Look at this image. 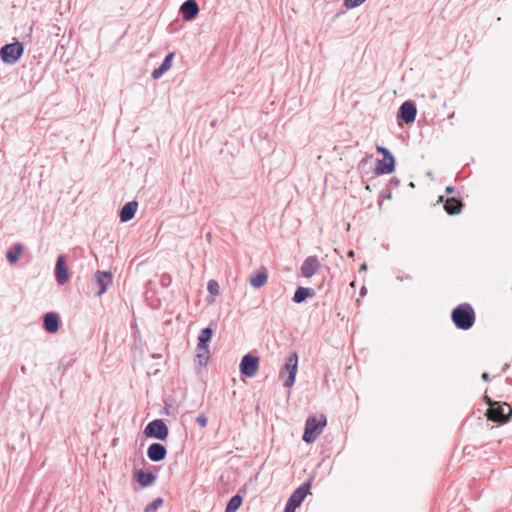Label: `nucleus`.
I'll return each mask as SVG.
<instances>
[{"mask_svg":"<svg viewBox=\"0 0 512 512\" xmlns=\"http://www.w3.org/2000/svg\"><path fill=\"white\" fill-rule=\"evenodd\" d=\"M451 319L460 330H468L475 323V312L469 303L459 304L452 310Z\"/></svg>","mask_w":512,"mask_h":512,"instance_id":"f257e3e1","label":"nucleus"},{"mask_svg":"<svg viewBox=\"0 0 512 512\" xmlns=\"http://www.w3.org/2000/svg\"><path fill=\"white\" fill-rule=\"evenodd\" d=\"M327 424V419L324 415L320 417L309 416L305 423V429L302 439L306 443H313L317 437L321 434L323 428Z\"/></svg>","mask_w":512,"mask_h":512,"instance_id":"f03ea898","label":"nucleus"},{"mask_svg":"<svg viewBox=\"0 0 512 512\" xmlns=\"http://www.w3.org/2000/svg\"><path fill=\"white\" fill-rule=\"evenodd\" d=\"M298 371V355L292 352L286 359L283 367L279 372V378L283 380V386L290 388L295 383L296 374Z\"/></svg>","mask_w":512,"mask_h":512,"instance_id":"7ed1b4c3","label":"nucleus"},{"mask_svg":"<svg viewBox=\"0 0 512 512\" xmlns=\"http://www.w3.org/2000/svg\"><path fill=\"white\" fill-rule=\"evenodd\" d=\"M24 53L23 43L16 41L9 43L1 47L0 58L1 60L9 65H13L18 62Z\"/></svg>","mask_w":512,"mask_h":512,"instance_id":"20e7f679","label":"nucleus"},{"mask_svg":"<svg viewBox=\"0 0 512 512\" xmlns=\"http://www.w3.org/2000/svg\"><path fill=\"white\" fill-rule=\"evenodd\" d=\"M511 412L512 408L507 403L499 404L497 402L489 401V408L486 412V416L493 422L504 423L508 420Z\"/></svg>","mask_w":512,"mask_h":512,"instance_id":"39448f33","label":"nucleus"},{"mask_svg":"<svg viewBox=\"0 0 512 512\" xmlns=\"http://www.w3.org/2000/svg\"><path fill=\"white\" fill-rule=\"evenodd\" d=\"M144 434L148 438L164 441L169 435V429L162 419H155L146 425Z\"/></svg>","mask_w":512,"mask_h":512,"instance_id":"423d86ee","label":"nucleus"},{"mask_svg":"<svg viewBox=\"0 0 512 512\" xmlns=\"http://www.w3.org/2000/svg\"><path fill=\"white\" fill-rule=\"evenodd\" d=\"M239 368L242 376L251 378L255 376L259 369V358L246 354L242 357Z\"/></svg>","mask_w":512,"mask_h":512,"instance_id":"0eeeda50","label":"nucleus"},{"mask_svg":"<svg viewBox=\"0 0 512 512\" xmlns=\"http://www.w3.org/2000/svg\"><path fill=\"white\" fill-rule=\"evenodd\" d=\"M417 108L414 102L405 101L401 104L397 118L405 122L406 124L413 123L416 119Z\"/></svg>","mask_w":512,"mask_h":512,"instance_id":"6e6552de","label":"nucleus"},{"mask_svg":"<svg viewBox=\"0 0 512 512\" xmlns=\"http://www.w3.org/2000/svg\"><path fill=\"white\" fill-rule=\"evenodd\" d=\"M95 279H96V283L99 287L98 291L95 293L96 296H101L103 295L108 287L110 285H112V282H113V275L110 271H97L95 273Z\"/></svg>","mask_w":512,"mask_h":512,"instance_id":"1a4fd4ad","label":"nucleus"},{"mask_svg":"<svg viewBox=\"0 0 512 512\" xmlns=\"http://www.w3.org/2000/svg\"><path fill=\"white\" fill-rule=\"evenodd\" d=\"M321 264L317 256L307 257L301 265V275L305 278H311L320 269Z\"/></svg>","mask_w":512,"mask_h":512,"instance_id":"9d476101","label":"nucleus"},{"mask_svg":"<svg viewBox=\"0 0 512 512\" xmlns=\"http://www.w3.org/2000/svg\"><path fill=\"white\" fill-rule=\"evenodd\" d=\"M179 12L182 14L183 19L192 21L199 13V6L196 0H186L180 6Z\"/></svg>","mask_w":512,"mask_h":512,"instance_id":"9b49d317","label":"nucleus"},{"mask_svg":"<svg viewBox=\"0 0 512 512\" xmlns=\"http://www.w3.org/2000/svg\"><path fill=\"white\" fill-rule=\"evenodd\" d=\"M167 456V449L166 447L158 442H154L149 445L147 449V457L152 462H160L164 460Z\"/></svg>","mask_w":512,"mask_h":512,"instance_id":"f8f14e48","label":"nucleus"},{"mask_svg":"<svg viewBox=\"0 0 512 512\" xmlns=\"http://www.w3.org/2000/svg\"><path fill=\"white\" fill-rule=\"evenodd\" d=\"M55 274L57 283L59 285H64L69 279L68 268L66 265L65 257L63 255H59L57 257Z\"/></svg>","mask_w":512,"mask_h":512,"instance_id":"ddd939ff","label":"nucleus"},{"mask_svg":"<svg viewBox=\"0 0 512 512\" xmlns=\"http://www.w3.org/2000/svg\"><path fill=\"white\" fill-rule=\"evenodd\" d=\"M311 488V482L306 481L302 483L288 498L289 501L293 502L298 507L301 505V503L306 498L307 494L309 493V490Z\"/></svg>","mask_w":512,"mask_h":512,"instance_id":"4468645a","label":"nucleus"},{"mask_svg":"<svg viewBox=\"0 0 512 512\" xmlns=\"http://www.w3.org/2000/svg\"><path fill=\"white\" fill-rule=\"evenodd\" d=\"M60 317L56 312H48L43 318V327L48 333H56L59 330Z\"/></svg>","mask_w":512,"mask_h":512,"instance_id":"2eb2a0df","label":"nucleus"},{"mask_svg":"<svg viewBox=\"0 0 512 512\" xmlns=\"http://www.w3.org/2000/svg\"><path fill=\"white\" fill-rule=\"evenodd\" d=\"M395 170V158L391 157L390 159H386L383 157L382 159H378L375 174L376 175H386L391 174Z\"/></svg>","mask_w":512,"mask_h":512,"instance_id":"dca6fc26","label":"nucleus"},{"mask_svg":"<svg viewBox=\"0 0 512 512\" xmlns=\"http://www.w3.org/2000/svg\"><path fill=\"white\" fill-rule=\"evenodd\" d=\"M174 57H175V52L168 53L165 56L162 64L158 68L153 70L151 77L153 79L161 78L163 76V74L165 72H167L172 67V62H173Z\"/></svg>","mask_w":512,"mask_h":512,"instance_id":"f3484780","label":"nucleus"},{"mask_svg":"<svg viewBox=\"0 0 512 512\" xmlns=\"http://www.w3.org/2000/svg\"><path fill=\"white\" fill-rule=\"evenodd\" d=\"M138 208V203L136 201L127 202L120 210V220L121 222H128L134 218L136 211Z\"/></svg>","mask_w":512,"mask_h":512,"instance_id":"a211bd4d","label":"nucleus"},{"mask_svg":"<svg viewBox=\"0 0 512 512\" xmlns=\"http://www.w3.org/2000/svg\"><path fill=\"white\" fill-rule=\"evenodd\" d=\"M462 208V201L456 197H449L444 201V209L449 215L459 214Z\"/></svg>","mask_w":512,"mask_h":512,"instance_id":"6ab92c4d","label":"nucleus"},{"mask_svg":"<svg viewBox=\"0 0 512 512\" xmlns=\"http://www.w3.org/2000/svg\"><path fill=\"white\" fill-rule=\"evenodd\" d=\"M135 476L138 483L144 488L153 485L157 478L154 473L144 470H138Z\"/></svg>","mask_w":512,"mask_h":512,"instance_id":"aec40b11","label":"nucleus"},{"mask_svg":"<svg viewBox=\"0 0 512 512\" xmlns=\"http://www.w3.org/2000/svg\"><path fill=\"white\" fill-rule=\"evenodd\" d=\"M315 290L309 287H298L292 297L294 303H302L307 298L315 296Z\"/></svg>","mask_w":512,"mask_h":512,"instance_id":"412c9836","label":"nucleus"},{"mask_svg":"<svg viewBox=\"0 0 512 512\" xmlns=\"http://www.w3.org/2000/svg\"><path fill=\"white\" fill-rule=\"evenodd\" d=\"M210 358V350L208 345H197L196 347V363L200 366H206Z\"/></svg>","mask_w":512,"mask_h":512,"instance_id":"4be33fe9","label":"nucleus"},{"mask_svg":"<svg viewBox=\"0 0 512 512\" xmlns=\"http://www.w3.org/2000/svg\"><path fill=\"white\" fill-rule=\"evenodd\" d=\"M23 250H24V247L22 244H20V243L15 244L14 247L12 249L8 250L6 253L7 261L11 264L16 263L19 259V256L23 252Z\"/></svg>","mask_w":512,"mask_h":512,"instance_id":"5701e85b","label":"nucleus"},{"mask_svg":"<svg viewBox=\"0 0 512 512\" xmlns=\"http://www.w3.org/2000/svg\"><path fill=\"white\" fill-rule=\"evenodd\" d=\"M267 280H268V274L265 271H263V272L257 273L255 276L251 277L250 284L252 287L259 289L265 285Z\"/></svg>","mask_w":512,"mask_h":512,"instance_id":"b1692460","label":"nucleus"},{"mask_svg":"<svg viewBox=\"0 0 512 512\" xmlns=\"http://www.w3.org/2000/svg\"><path fill=\"white\" fill-rule=\"evenodd\" d=\"M212 324L213 323H211L210 325H212ZM213 333H214V331L211 326L202 329L198 336V344L197 345H201V346L208 345V343L210 342V340L213 336Z\"/></svg>","mask_w":512,"mask_h":512,"instance_id":"393cba45","label":"nucleus"},{"mask_svg":"<svg viewBox=\"0 0 512 512\" xmlns=\"http://www.w3.org/2000/svg\"><path fill=\"white\" fill-rule=\"evenodd\" d=\"M243 502V498L240 494H236L228 501L225 512H236Z\"/></svg>","mask_w":512,"mask_h":512,"instance_id":"a878e982","label":"nucleus"},{"mask_svg":"<svg viewBox=\"0 0 512 512\" xmlns=\"http://www.w3.org/2000/svg\"><path fill=\"white\" fill-rule=\"evenodd\" d=\"M162 504H163V499L161 497H158L145 507L144 512H154L158 508H160L162 506Z\"/></svg>","mask_w":512,"mask_h":512,"instance_id":"bb28decb","label":"nucleus"},{"mask_svg":"<svg viewBox=\"0 0 512 512\" xmlns=\"http://www.w3.org/2000/svg\"><path fill=\"white\" fill-rule=\"evenodd\" d=\"M207 290L211 295L217 296L220 291L218 282L215 279H210L207 284Z\"/></svg>","mask_w":512,"mask_h":512,"instance_id":"cd10ccee","label":"nucleus"},{"mask_svg":"<svg viewBox=\"0 0 512 512\" xmlns=\"http://www.w3.org/2000/svg\"><path fill=\"white\" fill-rule=\"evenodd\" d=\"M171 283H172V276L169 273H163L160 276V285L163 288L169 287L171 285Z\"/></svg>","mask_w":512,"mask_h":512,"instance_id":"c85d7f7f","label":"nucleus"},{"mask_svg":"<svg viewBox=\"0 0 512 512\" xmlns=\"http://www.w3.org/2000/svg\"><path fill=\"white\" fill-rule=\"evenodd\" d=\"M376 150H377V152L381 153L383 155V157H385L386 159H390L391 157H394L393 154L390 152V150L387 149L386 147L377 145Z\"/></svg>","mask_w":512,"mask_h":512,"instance_id":"c756f323","label":"nucleus"},{"mask_svg":"<svg viewBox=\"0 0 512 512\" xmlns=\"http://www.w3.org/2000/svg\"><path fill=\"white\" fill-rule=\"evenodd\" d=\"M196 423L204 428L207 426L208 424V418L206 417V415L204 413H200L197 417H196Z\"/></svg>","mask_w":512,"mask_h":512,"instance_id":"7c9ffc66","label":"nucleus"},{"mask_svg":"<svg viewBox=\"0 0 512 512\" xmlns=\"http://www.w3.org/2000/svg\"><path fill=\"white\" fill-rule=\"evenodd\" d=\"M365 0H344V4L347 8H356L361 5Z\"/></svg>","mask_w":512,"mask_h":512,"instance_id":"2f4dec72","label":"nucleus"},{"mask_svg":"<svg viewBox=\"0 0 512 512\" xmlns=\"http://www.w3.org/2000/svg\"><path fill=\"white\" fill-rule=\"evenodd\" d=\"M296 508H298L297 505H295L293 502L287 500L284 512H295Z\"/></svg>","mask_w":512,"mask_h":512,"instance_id":"473e14b6","label":"nucleus"},{"mask_svg":"<svg viewBox=\"0 0 512 512\" xmlns=\"http://www.w3.org/2000/svg\"><path fill=\"white\" fill-rule=\"evenodd\" d=\"M400 185V180L396 177H392L388 182L389 188H396Z\"/></svg>","mask_w":512,"mask_h":512,"instance_id":"72a5a7b5","label":"nucleus"},{"mask_svg":"<svg viewBox=\"0 0 512 512\" xmlns=\"http://www.w3.org/2000/svg\"><path fill=\"white\" fill-rule=\"evenodd\" d=\"M482 379H483V380H485V381L490 380V376H489V374H488L487 372H484V373L482 374Z\"/></svg>","mask_w":512,"mask_h":512,"instance_id":"f704fd0d","label":"nucleus"},{"mask_svg":"<svg viewBox=\"0 0 512 512\" xmlns=\"http://www.w3.org/2000/svg\"><path fill=\"white\" fill-rule=\"evenodd\" d=\"M453 192H454V188L453 187H451V186H447L446 187V193L447 194H452Z\"/></svg>","mask_w":512,"mask_h":512,"instance_id":"c9c22d12","label":"nucleus"},{"mask_svg":"<svg viewBox=\"0 0 512 512\" xmlns=\"http://www.w3.org/2000/svg\"><path fill=\"white\" fill-rule=\"evenodd\" d=\"M348 257H350V258H351V257H354V251H353V250H350V251L348 252Z\"/></svg>","mask_w":512,"mask_h":512,"instance_id":"e433bc0d","label":"nucleus"},{"mask_svg":"<svg viewBox=\"0 0 512 512\" xmlns=\"http://www.w3.org/2000/svg\"><path fill=\"white\" fill-rule=\"evenodd\" d=\"M366 269H367V265L366 264L361 265L360 270H366Z\"/></svg>","mask_w":512,"mask_h":512,"instance_id":"4c0bfd02","label":"nucleus"},{"mask_svg":"<svg viewBox=\"0 0 512 512\" xmlns=\"http://www.w3.org/2000/svg\"><path fill=\"white\" fill-rule=\"evenodd\" d=\"M365 291H366L365 287H362V289H361V291H360V294H361V295H364Z\"/></svg>","mask_w":512,"mask_h":512,"instance_id":"58836bf2","label":"nucleus"},{"mask_svg":"<svg viewBox=\"0 0 512 512\" xmlns=\"http://www.w3.org/2000/svg\"><path fill=\"white\" fill-rule=\"evenodd\" d=\"M443 201H444V196H439L438 202H443Z\"/></svg>","mask_w":512,"mask_h":512,"instance_id":"ea45409f","label":"nucleus"}]
</instances>
